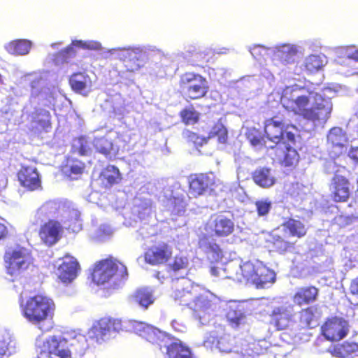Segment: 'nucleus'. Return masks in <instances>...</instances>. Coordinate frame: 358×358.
Instances as JSON below:
<instances>
[{
  "mask_svg": "<svg viewBox=\"0 0 358 358\" xmlns=\"http://www.w3.org/2000/svg\"><path fill=\"white\" fill-rule=\"evenodd\" d=\"M331 353L338 358H354L358 356V343L345 341L333 346Z\"/></svg>",
  "mask_w": 358,
  "mask_h": 358,
  "instance_id": "obj_31",
  "label": "nucleus"
},
{
  "mask_svg": "<svg viewBox=\"0 0 358 358\" xmlns=\"http://www.w3.org/2000/svg\"><path fill=\"white\" fill-rule=\"evenodd\" d=\"M279 122H264V136L276 146L279 144H295L296 136L293 131H296L297 127L294 124H280Z\"/></svg>",
  "mask_w": 358,
  "mask_h": 358,
  "instance_id": "obj_10",
  "label": "nucleus"
},
{
  "mask_svg": "<svg viewBox=\"0 0 358 358\" xmlns=\"http://www.w3.org/2000/svg\"><path fill=\"white\" fill-rule=\"evenodd\" d=\"M182 137L187 143H192L196 148L201 147L208 143L207 137L201 136L189 129H185L183 131Z\"/></svg>",
  "mask_w": 358,
  "mask_h": 358,
  "instance_id": "obj_41",
  "label": "nucleus"
},
{
  "mask_svg": "<svg viewBox=\"0 0 358 358\" xmlns=\"http://www.w3.org/2000/svg\"><path fill=\"white\" fill-rule=\"evenodd\" d=\"M200 113L195 110L192 105L185 107L179 113L181 122L185 125H193L199 122Z\"/></svg>",
  "mask_w": 358,
  "mask_h": 358,
  "instance_id": "obj_38",
  "label": "nucleus"
},
{
  "mask_svg": "<svg viewBox=\"0 0 358 358\" xmlns=\"http://www.w3.org/2000/svg\"><path fill=\"white\" fill-rule=\"evenodd\" d=\"M74 47L84 50H97L101 48V45L100 43L93 41L74 40L71 42V45L58 52V57L62 62H68L69 59L76 57V51Z\"/></svg>",
  "mask_w": 358,
  "mask_h": 358,
  "instance_id": "obj_20",
  "label": "nucleus"
},
{
  "mask_svg": "<svg viewBox=\"0 0 358 358\" xmlns=\"http://www.w3.org/2000/svg\"><path fill=\"white\" fill-rule=\"evenodd\" d=\"M7 232L6 227L3 224L0 223V239L4 238Z\"/></svg>",
  "mask_w": 358,
  "mask_h": 358,
  "instance_id": "obj_55",
  "label": "nucleus"
},
{
  "mask_svg": "<svg viewBox=\"0 0 358 358\" xmlns=\"http://www.w3.org/2000/svg\"><path fill=\"white\" fill-rule=\"evenodd\" d=\"M347 58L358 62V50H356L352 53L348 55Z\"/></svg>",
  "mask_w": 358,
  "mask_h": 358,
  "instance_id": "obj_54",
  "label": "nucleus"
},
{
  "mask_svg": "<svg viewBox=\"0 0 358 358\" xmlns=\"http://www.w3.org/2000/svg\"><path fill=\"white\" fill-rule=\"evenodd\" d=\"M268 316V324L275 331L289 329L295 322V313L289 306H275L271 310Z\"/></svg>",
  "mask_w": 358,
  "mask_h": 358,
  "instance_id": "obj_17",
  "label": "nucleus"
},
{
  "mask_svg": "<svg viewBox=\"0 0 358 358\" xmlns=\"http://www.w3.org/2000/svg\"><path fill=\"white\" fill-rule=\"evenodd\" d=\"M127 276V267L111 256L97 262L92 272V280L96 285L105 284L112 279L120 280Z\"/></svg>",
  "mask_w": 358,
  "mask_h": 358,
  "instance_id": "obj_7",
  "label": "nucleus"
},
{
  "mask_svg": "<svg viewBox=\"0 0 358 358\" xmlns=\"http://www.w3.org/2000/svg\"><path fill=\"white\" fill-rule=\"evenodd\" d=\"M275 273L264 265L257 266L256 275L252 284L257 287L263 288L275 280Z\"/></svg>",
  "mask_w": 358,
  "mask_h": 358,
  "instance_id": "obj_34",
  "label": "nucleus"
},
{
  "mask_svg": "<svg viewBox=\"0 0 358 358\" xmlns=\"http://www.w3.org/2000/svg\"><path fill=\"white\" fill-rule=\"evenodd\" d=\"M260 350L259 345L255 344L251 349L247 350V352L243 355L244 358H273L272 353L266 349Z\"/></svg>",
  "mask_w": 358,
  "mask_h": 358,
  "instance_id": "obj_45",
  "label": "nucleus"
},
{
  "mask_svg": "<svg viewBox=\"0 0 358 358\" xmlns=\"http://www.w3.org/2000/svg\"><path fill=\"white\" fill-rule=\"evenodd\" d=\"M211 273L214 275H217V272H216V268H211Z\"/></svg>",
  "mask_w": 358,
  "mask_h": 358,
  "instance_id": "obj_56",
  "label": "nucleus"
},
{
  "mask_svg": "<svg viewBox=\"0 0 358 358\" xmlns=\"http://www.w3.org/2000/svg\"><path fill=\"white\" fill-rule=\"evenodd\" d=\"M178 85L180 93L190 101L205 97L209 90L206 78L194 72H185L180 75Z\"/></svg>",
  "mask_w": 358,
  "mask_h": 358,
  "instance_id": "obj_8",
  "label": "nucleus"
},
{
  "mask_svg": "<svg viewBox=\"0 0 358 358\" xmlns=\"http://www.w3.org/2000/svg\"><path fill=\"white\" fill-rule=\"evenodd\" d=\"M349 293L358 299V275L350 280Z\"/></svg>",
  "mask_w": 358,
  "mask_h": 358,
  "instance_id": "obj_50",
  "label": "nucleus"
},
{
  "mask_svg": "<svg viewBox=\"0 0 358 358\" xmlns=\"http://www.w3.org/2000/svg\"><path fill=\"white\" fill-rule=\"evenodd\" d=\"M8 350V345L4 341H0V358H4Z\"/></svg>",
  "mask_w": 358,
  "mask_h": 358,
  "instance_id": "obj_52",
  "label": "nucleus"
},
{
  "mask_svg": "<svg viewBox=\"0 0 358 358\" xmlns=\"http://www.w3.org/2000/svg\"><path fill=\"white\" fill-rule=\"evenodd\" d=\"M259 48H254V51H256V50H258Z\"/></svg>",
  "mask_w": 358,
  "mask_h": 358,
  "instance_id": "obj_60",
  "label": "nucleus"
},
{
  "mask_svg": "<svg viewBox=\"0 0 358 358\" xmlns=\"http://www.w3.org/2000/svg\"><path fill=\"white\" fill-rule=\"evenodd\" d=\"M284 148L275 146L274 148L276 160L284 167H294L299 161L298 152L291 145L292 144H283Z\"/></svg>",
  "mask_w": 358,
  "mask_h": 358,
  "instance_id": "obj_22",
  "label": "nucleus"
},
{
  "mask_svg": "<svg viewBox=\"0 0 358 358\" xmlns=\"http://www.w3.org/2000/svg\"><path fill=\"white\" fill-rule=\"evenodd\" d=\"M55 308L53 299L45 294H37L26 300L22 306V314L42 332H48L53 328Z\"/></svg>",
  "mask_w": 358,
  "mask_h": 358,
  "instance_id": "obj_3",
  "label": "nucleus"
},
{
  "mask_svg": "<svg viewBox=\"0 0 358 358\" xmlns=\"http://www.w3.org/2000/svg\"><path fill=\"white\" fill-rule=\"evenodd\" d=\"M280 103L287 111L292 112L313 123L326 122L330 117L332 110L331 103L323 98H320L311 107H308L309 97L299 95L296 89L289 87L283 91Z\"/></svg>",
  "mask_w": 358,
  "mask_h": 358,
  "instance_id": "obj_1",
  "label": "nucleus"
},
{
  "mask_svg": "<svg viewBox=\"0 0 358 358\" xmlns=\"http://www.w3.org/2000/svg\"><path fill=\"white\" fill-rule=\"evenodd\" d=\"M160 272L159 271H157L155 274V276L157 278H159V275H160Z\"/></svg>",
  "mask_w": 358,
  "mask_h": 358,
  "instance_id": "obj_58",
  "label": "nucleus"
},
{
  "mask_svg": "<svg viewBox=\"0 0 358 358\" xmlns=\"http://www.w3.org/2000/svg\"><path fill=\"white\" fill-rule=\"evenodd\" d=\"M349 157L358 164V146L352 147L348 152Z\"/></svg>",
  "mask_w": 358,
  "mask_h": 358,
  "instance_id": "obj_51",
  "label": "nucleus"
},
{
  "mask_svg": "<svg viewBox=\"0 0 358 358\" xmlns=\"http://www.w3.org/2000/svg\"><path fill=\"white\" fill-rule=\"evenodd\" d=\"M246 137L253 146H259L264 144V138L259 131L255 128L250 129L248 131Z\"/></svg>",
  "mask_w": 358,
  "mask_h": 358,
  "instance_id": "obj_49",
  "label": "nucleus"
},
{
  "mask_svg": "<svg viewBox=\"0 0 358 358\" xmlns=\"http://www.w3.org/2000/svg\"><path fill=\"white\" fill-rule=\"evenodd\" d=\"M79 269V264L76 259L66 258L57 268V276L60 280L65 283L73 280Z\"/></svg>",
  "mask_w": 358,
  "mask_h": 358,
  "instance_id": "obj_26",
  "label": "nucleus"
},
{
  "mask_svg": "<svg viewBox=\"0 0 358 358\" xmlns=\"http://www.w3.org/2000/svg\"><path fill=\"white\" fill-rule=\"evenodd\" d=\"M33 260L31 251L20 245L9 248L3 256L6 271L12 276L17 275L27 270L32 264Z\"/></svg>",
  "mask_w": 358,
  "mask_h": 358,
  "instance_id": "obj_9",
  "label": "nucleus"
},
{
  "mask_svg": "<svg viewBox=\"0 0 358 358\" xmlns=\"http://www.w3.org/2000/svg\"><path fill=\"white\" fill-rule=\"evenodd\" d=\"M252 181L259 187L268 189L276 182V178L268 167L262 166L255 169L251 173Z\"/></svg>",
  "mask_w": 358,
  "mask_h": 358,
  "instance_id": "obj_25",
  "label": "nucleus"
},
{
  "mask_svg": "<svg viewBox=\"0 0 358 358\" xmlns=\"http://www.w3.org/2000/svg\"><path fill=\"white\" fill-rule=\"evenodd\" d=\"M282 226L289 236L298 239L304 238L308 232V227L300 219L288 217L282 222Z\"/></svg>",
  "mask_w": 358,
  "mask_h": 358,
  "instance_id": "obj_30",
  "label": "nucleus"
},
{
  "mask_svg": "<svg viewBox=\"0 0 358 358\" xmlns=\"http://www.w3.org/2000/svg\"><path fill=\"white\" fill-rule=\"evenodd\" d=\"M66 343V339L53 335L45 339L38 338L36 346L39 355L45 358H72L71 351L64 347Z\"/></svg>",
  "mask_w": 358,
  "mask_h": 358,
  "instance_id": "obj_11",
  "label": "nucleus"
},
{
  "mask_svg": "<svg viewBox=\"0 0 358 358\" xmlns=\"http://www.w3.org/2000/svg\"><path fill=\"white\" fill-rule=\"evenodd\" d=\"M27 118L30 123L29 131L33 133L47 132L52 127L51 114L44 108L35 109Z\"/></svg>",
  "mask_w": 358,
  "mask_h": 358,
  "instance_id": "obj_18",
  "label": "nucleus"
},
{
  "mask_svg": "<svg viewBox=\"0 0 358 358\" xmlns=\"http://www.w3.org/2000/svg\"><path fill=\"white\" fill-rule=\"evenodd\" d=\"M296 54V50L295 48H287V50L279 51L278 57L280 64L285 66L294 62Z\"/></svg>",
  "mask_w": 358,
  "mask_h": 358,
  "instance_id": "obj_46",
  "label": "nucleus"
},
{
  "mask_svg": "<svg viewBox=\"0 0 358 358\" xmlns=\"http://www.w3.org/2000/svg\"><path fill=\"white\" fill-rule=\"evenodd\" d=\"M213 138H217V142L221 144H225L227 142L228 131L221 120L213 125L207 136L208 141Z\"/></svg>",
  "mask_w": 358,
  "mask_h": 358,
  "instance_id": "obj_37",
  "label": "nucleus"
},
{
  "mask_svg": "<svg viewBox=\"0 0 358 358\" xmlns=\"http://www.w3.org/2000/svg\"><path fill=\"white\" fill-rule=\"evenodd\" d=\"M205 62H208V59H205Z\"/></svg>",
  "mask_w": 358,
  "mask_h": 358,
  "instance_id": "obj_62",
  "label": "nucleus"
},
{
  "mask_svg": "<svg viewBox=\"0 0 358 358\" xmlns=\"http://www.w3.org/2000/svg\"><path fill=\"white\" fill-rule=\"evenodd\" d=\"M188 192L194 198L203 196L213 190L216 178L213 173H195L187 178Z\"/></svg>",
  "mask_w": 358,
  "mask_h": 358,
  "instance_id": "obj_12",
  "label": "nucleus"
},
{
  "mask_svg": "<svg viewBox=\"0 0 358 358\" xmlns=\"http://www.w3.org/2000/svg\"><path fill=\"white\" fill-rule=\"evenodd\" d=\"M131 299L134 303L139 305L145 309H147L150 305L154 303L155 301L152 293L145 288L137 289L132 294Z\"/></svg>",
  "mask_w": 358,
  "mask_h": 358,
  "instance_id": "obj_36",
  "label": "nucleus"
},
{
  "mask_svg": "<svg viewBox=\"0 0 358 358\" xmlns=\"http://www.w3.org/2000/svg\"><path fill=\"white\" fill-rule=\"evenodd\" d=\"M286 109L283 107L282 104H278L275 107H273L270 110L271 117L266 120L270 122H279L280 124H288L286 121L285 116Z\"/></svg>",
  "mask_w": 358,
  "mask_h": 358,
  "instance_id": "obj_44",
  "label": "nucleus"
},
{
  "mask_svg": "<svg viewBox=\"0 0 358 358\" xmlns=\"http://www.w3.org/2000/svg\"><path fill=\"white\" fill-rule=\"evenodd\" d=\"M173 248L166 242H158L146 248L143 253L145 263L153 266L167 264L173 257Z\"/></svg>",
  "mask_w": 358,
  "mask_h": 358,
  "instance_id": "obj_13",
  "label": "nucleus"
},
{
  "mask_svg": "<svg viewBox=\"0 0 358 358\" xmlns=\"http://www.w3.org/2000/svg\"><path fill=\"white\" fill-rule=\"evenodd\" d=\"M172 297L179 305L192 309L194 316L203 325L208 324L213 318L214 303L206 296L200 294L198 291L190 287L176 288L172 293Z\"/></svg>",
  "mask_w": 358,
  "mask_h": 358,
  "instance_id": "obj_5",
  "label": "nucleus"
},
{
  "mask_svg": "<svg viewBox=\"0 0 358 358\" xmlns=\"http://www.w3.org/2000/svg\"><path fill=\"white\" fill-rule=\"evenodd\" d=\"M69 84L74 92L87 95L91 91L92 82L86 72L78 71L69 76Z\"/></svg>",
  "mask_w": 358,
  "mask_h": 358,
  "instance_id": "obj_23",
  "label": "nucleus"
},
{
  "mask_svg": "<svg viewBox=\"0 0 358 358\" xmlns=\"http://www.w3.org/2000/svg\"><path fill=\"white\" fill-rule=\"evenodd\" d=\"M321 316V312L316 306H309L299 312V324L301 329H308L315 327Z\"/></svg>",
  "mask_w": 358,
  "mask_h": 358,
  "instance_id": "obj_24",
  "label": "nucleus"
},
{
  "mask_svg": "<svg viewBox=\"0 0 358 358\" xmlns=\"http://www.w3.org/2000/svg\"><path fill=\"white\" fill-rule=\"evenodd\" d=\"M136 331L141 337L153 345H158L160 350L166 346L169 358H193L189 348L180 341L166 345L167 340L170 339L169 335L152 325L141 322L138 324Z\"/></svg>",
  "mask_w": 358,
  "mask_h": 358,
  "instance_id": "obj_6",
  "label": "nucleus"
},
{
  "mask_svg": "<svg viewBox=\"0 0 358 358\" xmlns=\"http://www.w3.org/2000/svg\"><path fill=\"white\" fill-rule=\"evenodd\" d=\"M240 271L243 279L252 284L256 275L257 266L250 262H246L240 266Z\"/></svg>",
  "mask_w": 358,
  "mask_h": 358,
  "instance_id": "obj_42",
  "label": "nucleus"
},
{
  "mask_svg": "<svg viewBox=\"0 0 358 358\" xmlns=\"http://www.w3.org/2000/svg\"><path fill=\"white\" fill-rule=\"evenodd\" d=\"M124 330L123 321L120 318L106 316L96 320L90 329L92 338L97 342L104 341L112 334H117Z\"/></svg>",
  "mask_w": 358,
  "mask_h": 358,
  "instance_id": "obj_14",
  "label": "nucleus"
},
{
  "mask_svg": "<svg viewBox=\"0 0 358 358\" xmlns=\"http://www.w3.org/2000/svg\"><path fill=\"white\" fill-rule=\"evenodd\" d=\"M336 220L341 222V223L338 224L340 227H343L342 224L343 222H345V224H349L351 221V219L349 217H345L343 215H339L338 217H336Z\"/></svg>",
  "mask_w": 358,
  "mask_h": 358,
  "instance_id": "obj_53",
  "label": "nucleus"
},
{
  "mask_svg": "<svg viewBox=\"0 0 358 358\" xmlns=\"http://www.w3.org/2000/svg\"><path fill=\"white\" fill-rule=\"evenodd\" d=\"M202 53H198L199 56H201Z\"/></svg>",
  "mask_w": 358,
  "mask_h": 358,
  "instance_id": "obj_61",
  "label": "nucleus"
},
{
  "mask_svg": "<svg viewBox=\"0 0 358 358\" xmlns=\"http://www.w3.org/2000/svg\"><path fill=\"white\" fill-rule=\"evenodd\" d=\"M92 144L96 152L106 157L116 156L119 152V148L113 143L108 135L94 137Z\"/></svg>",
  "mask_w": 358,
  "mask_h": 358,
  "instance_id": "obj_29",
  "label": "nucleus"
},
{
  "mask_svg": "<svg viewBox=\"0 0 358 358\" xmlns=\"http://www.w3.org/2000/svg\"><path fill=\"white\" fill-rule=\"evenodd\" d=\"M171 259L172 261L167 264V268L175 273L187 269L189 266L188 258L182 254L176 255Z\"/></svg>",
  "mask_w": 358,
  "mask_h": 358,
  "instance_id": "obj_39",
  "label": "nucleus"
},
{
  "mask_svg": "<svg viewBox=\"0 0 358 358\" xmlns=\"http://www.w3.org/2000/svg\"><path fill=\"white\" fill-rule=\"evenodd\" d=\"M320 290L314 285L297 288L292 296L294 305L301 307L315 303L319 296Z\"/></svg>",
  "mask_w": 358,
  "mask_h": 358,
  "instance_id": "obj_21",
  "label": "nucleus"
},
{
  "mask_svg": "<svg viewBox=\"0 0 358 358\" xmlns=\"http://www.w3.org/2000/svg\"><path fill=\"white\" fill-rule=\"evenodd\" d=\"M64 208L65 205L62 202L50 200L43 203L36 211L34 224L42 223L38 235L43 243L48 246L56 244L62 236L64 227L55 218L61 214Z\"/></svg>",
  "mask_w": 358,
  "mask_h": 358,
  "instance_id": "obj_2",
  "label": "nucleus"
},
{
  "mask_svg": "<svg viewBox=\"0 0 358 358\" xmlns=\"http://www.w3.org/2000/svg\"><path fill=\"white\" fill-rule=\"evenodd\" d=\"M255 206L259 217L267 216L271 209L272 202L266 199L257 200L255 202Z\"/></svg>",
  "mask_w": 358,
  "mask_h": 358,
  "instance_id": "obj_47",
  "label": "nucleus"
},
{
  "mask_svg": "<svg viewBox=\"0 0 358 358\" xmlns=\"http://www.w3.org/2000/svg\"><path fill=\"white\" fill-rule=\"evenodd\" d=\"M203 228L205 234L199 238V246L207 249L217 258H222L223 251L220 246L215 242H210L209 238H222L233 234L235 231L233 219L222 213H215L203 223Z\"/></svg>",
  "mask_w": 358,
  "mask_h": 358,
  "instance_id": "obj_4",
  "label": "nucleus"
},
{
  "mask_svg": "<svg viewBox=\"0 0 358 358\" xmlns=\"http://www.w3.org/2000/svg\"><path fill=\"white\" fill-rule=\"evenodd\" d=\"M32 43L27 39H16L6 45V51L13 55H25L28 54Z\"/></svg>",
  "mask_w": 358,
  "mask_h": 358,
  "instance_id": "obj_35",
  "label": "nucleus"
},
{
  "mask_svg": "<svg viewBox=\"0 0 358 358\" xmlns=\"http://www.w3.org/2000/svg\"><path fill=\"white\" fill-rule=\"evenodd\" d=\"M17 176L20 185L28 190L34 191L41 187V178L36 167L22 166Z\"/></svg>",
  "mask_w": 358,
  "mask_h": 358,
  "instance_id": "obj_19",
  "label": "nucleus"
},
{
  "mask_svg": "<svg viewBox=\"0 0 358 358\" xmlns=\"http://www.w3.org/2000/svg\"><path fill=\"white\" fill-rule=\"evenodd\" d=\"M0 84H3V76L0 73Z\"/></svg>",
  "mask_w": 358,
  "mask_h": 358,
  "instance_id": "obj_57",
  "label": "nucleus"
},
{
  "mask_svg": "<svg viewBox=\"0 0 358 358\" xmlns=\"http://www.w3.org/2000/svg\"><path fill=\"white\" fill-rule=\"evenodd\" d=\"M98 180L103 189H109L122 180V175L117 167L107 165L99 173Z\"/></svg>",
  "mask_w": 358,
  "mask_h": 358,
  "instance_id": "obj_27",
  "label": "nucleus"
},
{
  "mask_svg": "<svg viewBox=\"0 0 358 358\" xmlns=\"http://www.w3.org/2000/svg\"><path fill=\"white\" fill-rule=\"evenodd\" d=\"M348 141L345 133L339 127H333L327 135V143L339 155L343 152Z\"/></svg>",
  "mask_w": 358,
  "mask_h": 358,
  "instance_id": "obj_32",
  "label": "nucleus"
},
{
  "mask_svg": "<svg viewBox=\"0 0 358 358\" xmlns=\"http://www.w3.org/2000/svg\"><path fill=\"white\" fill-rule=\"evenodd\" d=\"M268 246L271 250L280 255H285L288 252H292L295 249V242L285 240L282 236L278 234H273L268 241Z\"/></svg>",
  "mask_w": 358,
  "mask_h": 358,
  "instance_id": "obj_33",
  "label": "nucleus"
},
{
  "mask_svg": "<svg viewBox=\"0 0 358 358\" xmlns=\"http://www.w3.org/2000/svg\"><path fill=\"white\" fill-rule=\"evenodd\" d=\"M72 152L81 156L88 155L90 152V148L87 138L84 136H80L75 139L72 144Z\"/></svg>",
  "mask_w": 358,
  "mask_h": 358,
  "instance_id": "obj_43",
  "label": "nucleus"
},
{
  "mask_svg": "<svg viewBox=\"0 0 358 358\" xmlns=\"http://www.w3.org/2000/svg\"><path fill=\"white\" fill-rule=\"evenodd\" d=\"M348 322L341 317H328L320 328V333L327 341L334 342L343 339L349 333Z\"/></svg>",
  "mask_w": 358,
  "mask_h": 358,
  "instance_id": "obj_15",
  "label": "nucleus"
},
{
  "mask_svg": "<svg viewBox=\"0 0 358 358\" xmlns=\"http://www.w3.org/2000/svg\"><path fill=\"white\" fill-rule=\"evenodd\" d=\"M304 66L308 73H315L324 66V62L319 55H311L306 58Z\"/></svg>",
  "mask_w": 358,
  "mask_h": 358,
  "instance_id": "obj_40",
  "label": "nucleus"
},
{
  "mask_svg": "<svg viewBox=\"0 0 358 358\" xmlns=\"http://www.w3.org/2000/svg\"><path fill=\"white\" fill-rule=\"evenodd\" d=\"M124 66L129 72H134L141 68L139 59L136 53L129 54L124 59Z\"/></svg>",
  "mask_w": 358,
  "mask_h": 358,
  "instance_id": "obj_48",
  "label": "nucleus"
},
{
  "mask_svg": "<svg viewBox=\"0 0 358 358\" xmlns=\"http://www.w3.org/2000/svg\"><path fill=\"white\" fill-rule=\"evenodd\" d=\"M176 323H177V322H176V320H173V321H172V327H173V328H175V324H176Z\"/></svg>",
  "mask_w": 358,
  "mask_h": 358,
  "instance_id": "obj_59",
  "label": "nucleus"
},
{
  "mask_svg": "<svg viewBox=\"0 0 358 358\" xmlns=\"http://www.w3.org/2000/svg\"><path fill=\"white\" fill-rule=\"evenodd\" d=\"M85 169V164L74 158L68 157L66 163L62 166V174L71 180L79 179Z\"/></svg>",
  "mask_w": 358,
  "mask_h": 358,
  "instance_id": "obj_28",
  "label": "nucleus"
},
{
  "mask_svg": "<svg viewBox=\"0 0 358 358\" xmlns=\"http://www.w3.org/2000/svg\"><path fill=\"white\" fill-rule=\"evenodd\" d=\"M352 186L348 177L337 170L329 185L330 196L335 203H345L350 196Z\"/></svg>",
  "mask_w": 358,
  "mask_h": 358,
  "instance_id": "obj_16",
  "label": "nucleus"
}]
</instances>
